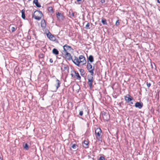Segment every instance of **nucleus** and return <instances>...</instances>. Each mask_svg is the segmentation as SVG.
Wrapping results in <instances>:
<instances>
[{
    "label": "nucleus",
    "mask_w": 160,
    "mask_h": 160,
    "mask_svg": "<svg viewBox=\"0 0 160 160\" xmlns=\"http://www.w3.org/2000/svg\"><path fill=\"white\" fill-rule=\"evenodd\" d=\"M89 23H88L87 25L85 26V28L86 29L89 28Z\"/></svg>",
    "instance_id": "24"
},
{
    "label": "nucleus",
    "mask_w": 160,
    "mask_h": 160,
    "mask_svg": "<svg viewBox=\"0 0 160 160\" xmlns=\"http://www.w3.org/2000/svg\"><path fill=\"white\" fill-rule=\"evenodd\" d=\"M80 61H79L78 58L75 56L74 58L72 59L73 62L77 66H79L80 65H83L85 64L86 61L85 57L83 55L79 56Z\"/></svg>",
    "instance_id": "1"
},
{
    "label": "nucleus",
    "mask_w": 160,
    "mask_h": 160,
    "mask_svg": "<svg viewBox=\"0 0 160 160\" xmlns=\"http://www.w3.org/2000/svg\"><path fill=\"white\" fill-rule=\"evenodd\" d=\"M33 2L36 5L38 8H40L41 7L40 4L38 3V0H34L33 1Z\"/></svg>",
    "instance_id": "15"
},
{
    "label": "nucleus",
    "mask_w": 160,
    "mask_h": 160,
    "mask_svg": "<svg viewBox=\"0 0 160 160\" xmlns=\"http://www.w3.org/2000/svg\"><path fill=\"white\" fill-rule=\"evenodd\" d=\"M87 68L89 72L91 73V75L93 76L94 73V67H92V65L90 63L88 62L87 65Z\"/></svg>",
    "instance_id": "5"
},
{
    "label": "nucleus",
    "mask_w": 160,
    "mask_h": 160,
    "mask_svg": "<svg viewBox=\"0 0 160 160\" xmlns=\"http://www.w3.org/2000/svg\"><path fill=\"white\" fill-rule=\"evenodd\" d=\"M81 0H77V2H79L81 1Z\"/></svg>",
    "instance_id": "36"
},
{
    "label": "nucleus",
    "mask_w": 160,
    "mask_h": 160,
    "mask_svg": "<svg viewBox=\"0 0 160 160\" xmlns=\"http://www.w3.org/2000/svg\"><path fill=\"white\" fill-rule=\"evenodd\" d=\"M88 84L89 85L90 88L91 89L92 86V83L93 82V79L92 76H88Z\"/></svg>",
    "instance_id": "6"
},
{
    "label": "nucleus",
    "mask_w": 160,
    "mask_h": 160,
    "mask_svg": "<svg viewBox=\"0 0 160 160\" xmlns=\"http://www.w3.org/2000/svg\"><path fill=\"white\" fill-rule=\"evenodd\" d=\"M52 53L55 55H58V51L57 49L55 48H54L52 51Z\"/></svg>",
    "instance_id": "17"
},
{
    "label": "nucleus",
    "mask_w": 160,
    "mask_h": 160,
    "mask_svg": "<svg viewBox=\"0 0 160 160\" xmlns=\"http://www.w3.org/2000/svg\"><path fill=\"white\" fill-rule=\"evenodd\" d=\"M102 131L100 128H97L95 130V136L96 138L98 140H100L101 138Z\"/></svg>",
    "instance_id": "3"
},
{
    "label": "nucleus",
    "mask_w": 160,
    "mask_h": 160,
    "mask_svg": "<svg viewBox=\"0 0 160 160\" xmlns=\"http://www.w3.org/2000/svg\"><path fill=\"white\" fill-rule=\"evenodd\" d=\"M41 26L43 29H44L46 26V22L43 19L41 21Z\"/></svg>",
    "instance_id": "13"
},
{
    "label": "nucleus",
    "mask_w": 160,
    "mask_h": 160,
    "mask_svg": "<svg viewBox=\"0 0 160 160\" xmlns=\"http://www.w3.org/2000/svg\"><path fill=\"white\" fill-rule=\"evenodd\" d=\"M24 148L25 149H27L28 148V145L27 144V143H26L24 146Z\"/></svg>",
    "instance_id": "25"
},
{
    "label": "nucleus",
    "mask_w": 160,
    "mask_h": 160,
    "mask_svg": "<svg viewBox=\"0 0 160 160\" xmlns=\"http://www.w3.org/2000/svg\"><path fill=\"white\" fill-rule=\"evenodd\" d=\"M50 62H52V60L51 59H50Z\"/></svg>",
    "instance_id": "32"
},
{
    "label": "nucleus",
    "mask_w": 160,
    "mask_h": 160,
    "mask_svg": "<svg viewBox=\"0 0 160 160\" xmlns=\"http://www.w3.org/2000/svg\"><path fill=\"white\" fill-rule=\"evenodd\" d=\"M131 104H132V102H131Z\"/></svg>",
    "instance_id": "38"
},
{
    "label": "nucleus",
    "mask_w": 160,
    "mask_h": 160,
    "mask_svg": "<svg viewBox=\"0 0 160 160\" xmlns=\"http://www.w3.org/2000/svg\"><path fill=\"white\" fill-rule=\"evenodd\" d=\"M103 118L104 120L107 121L109 119V115L106 112H104L102 115Z\"/></svg>",
    "instance_id": "9"
},
{
    "label": "nucleus",
    "mask_w": 160,
    "mask_h": 160,
    "mask_svg": "<svg viewBox=\"0 0 160 160\" xmlns=\"http://www.w3.org/2000/svg\"><path fill=\"white\" fill-rule=\"evenodd\" d=\"M101 1L102 2H104V0H101Z\"/></svg>",
    "instance_id": "34"
},
{
    "label": "nucleus",
    "mask_w": 160,
    "mask_h": 160,
    "mask_svg": "<svg viewBox=\"0 0 160 160\" xmlns=\"http://www.w3.org/2000/svg\"><path fill=\"white\" fill-rule=\"evenodd\" d=\"M42 14L41 12L36 11L33 15L32 17L35 19L39 20L42 18Z\"/></svg>",
    "instance_id": "2"
},
{
    "label": "nucleus",
    "mask_w": 160,
    "mask_h": 160,
    "mask_svg": "<svg viewBox=\"0 0 160 160\" xmlns=\"http://www.w3.org/2000/svg\"><path fill=\"white\" fill-rule=\"evenodd\" d=\"M119 20H118L116 21V26H118L119 25Z\"/></svg>",
    "instance_id": "28"
},
{
    "label": "nucleus",
    "mask_w": 160,
    "mask_h": 160,
    "mask_svg": "<svg viewBox=\"0 0 160 160\" xmlns=\"http://www.w3.org/2000/svg\"><path fill=\"white\" fill-rule=\"evenodd\" d=\"M74 74L73 75L72 74L71 75L72 77H74V78H76L77 79L79 80H80L81 79V77L79 75V74L78 72H76L74 71Z\"/></svg>",
    "instance_id": "11"
},
{
    "label": "nucleus",
    "mask_w": 160,
    "mask_h": 160,
    "mask_svg": "<svg viewBox=\"0 0 160 160\" xmlns=\"http://www.w3.org/2000/svg\"><path fill=\"white\" fill-rule=\"evenodd\" d=\"M3 160V158L2 157H0V160Z\"/></svg>",
    "instance_id": "33"
},
{
    "label": "nucleus",
    "mask_w": 160,
    "mask_h": 160,
    "mask_svg": "<svg viewBox=\"0 0 160 160\" xmlns=\"http://www.w3.org/2000/svg\"><path fill=\"white\" fill-rule=\"evenodd\" d=\"M151 84L150 83H148L147 82V86L149 88L151 86Z\"/></svg>",
    "instance_id": "30"
},
{
    "label": "nucleus",
    "mask_w": 160,
    "mask_h": 160,
    "mask_svg": "<svg viewBox=\"0 0 160 160\" xmlns=\"http://www.w3.org/2000/svg\"><path fill=\"white\" fill-rule=\"evenodd\" d=\"M102 22L103 23V24L106 25L107 24V23L106 22V20L105 19L103 18L102 20Z\"/></svg>",
    "instance_id": "21"
},
{
    "label": "nucleus",
    "mask_w": 160,
    "mask_h": 160,
    "mask_svg": "<svg viewBox=\"0 0 160 160\" xmlns=\"http://www.w3.org/2000/svg\"><path fill=\"white\" fill-rule=\"evenodd\" d=\"M16 28H15L14 27H11V30L12 32H14L16 30Z\"/></svg>",
    "instance_id": "22"
},
{
    "label": "nucleus",
    "mask_w": 160,
    "mask_h": 160,
    "mask_svg": "<svg viewBox=\"0 0 160 160\" xmlns=\"http://www.w3.org/2000/svg\"><path fill=\"white\" fill-rule=\"evenodd\" d=\"M22 12V18L25 19V14L24 13V10H22L21 11Z\"/></svg>",
    "instance_id": "19"
},
{
    "label": "nucleus",
    "mask_w": 160,
    "mask_h": 160,
    "mask_svg": "<svg viewBox=\"0 0 160 160\" xmlns=\"http://www.w3.org/2000/svg\"><path fill=\"white\" fill-rule=\"evenodd\" d=\"M143 106V104L142 103H140L139 102H137L135 104V106L136 108L140 109L142 108Z\"/></svg>",
    "instance_id": "12"
},
{
    "label": "nucleus",
    "mask_w": 160,
    "mask_h": 160,
    "mask_svg": "<svg viewBox=\"0 0 160 160\" xmlns=\"http://www.w3.org/2000/svg\"><path fill=\"white\" fill-rule=\"evenodd\" d=\"M84 144H83V146L85 148H86L88 147V142L87 141H84Z\"/></svg>",
    "instance_id": "16"
},
{
    "label": "nucleus",
    "mask_w": 160,
    "mask_h": 160,
    "mask_svg": "<svg viewBox=\"0 0 160 160\" xmlns=\"http://www.w3.org/2000/svg\"><path fill=\"white\" fill-rule=\"evenodd\" d=\"M83 112L82 111H80L79 112V114L80 116H82L83 115Z\"/></svg>",
    "instance_id": "29"
},
{
    "label": "nucleus",
    "mask_w": 160,
    "mask_h": 160,
    "mask_svg": "<svg viewBox=\"0 0 160 160\" xmlns=\"http://www.w3.org/2000/svg\"><path fill=\"white\" fill-rule=\"evenodd\" d=\"M88 59L91 62L93 61V58L92 55L89 56Z\"/></svg>",
    "instance_id": "20"
},
{
    "label": "nucleus",
    "mask_w": 160,
    "mask_h": 160,
    "mask_svg": "<svg viewBox=\"0 0 160 160\" xmlns=\"http://www.w3.org/2000/svg\"><path fill=\"white\" fill-rule=\"evenodd\" d=\"M57 17L58 19L62 18V16L61 13L58 12L56 13Z\"/></svg>",
    "instance_id": "18"
},
{
    "label": "nucleus",
    "mask_w": 160,
    "mask_h": 160,
    "mask_svg": "<svg viewBox=\"0 0 160 160\" xmlns=\"http://www.w3.org/2000/svg\"><path fill=\"white\" fill-rule=\"evenodd\" d=\"M99 160H105V158L103 157H102V156L100 157L99 158Z\"/></svg>",
    "instance_id": "27"
},
{
    "label": "nucleus",
    "mask_w": 160,
    "mask_h": 160,
    "mask_svg": "<svg viewBox=\"0 0 160 160\" xmlns=\"http://www.w3.org/2000/svg\"><path fill=\"white\" fill-rule=\"evenodd\" d=\"M60 84L61 82L58 79H56L55 81V84L54 85L56 88L55 90V92H56L58 88L60 87Z\"/></svg>",
    "instance_id": "8"
},
{
    "label": "nucleus",
    "mask_w": 160,
    "mask_h": 160,
    "mask_svg": "<svg viewBox=\"0 0 160 160\" xmlns=\"http://www.w3.org/2000/svg\"><path fill=\"white\" fill-rule=\"evenodd\" d=\"M63 50L62 51V52H71L72 50V49L71 48V47L70 46H68L67 45H65L63 46Z\"/></svg>",
    "instance_id": "7"
},
{
    "label": "nucleus",
    "mask_w": 160,
    "mask_h": 160,
    "mask_svg": "<svg viewBox=\"0 0 160 160\" xmlns=\"http://www.w3.org/2000/svg\"><path fill=\"white\" fill-rule=\"evenodd\" d=\"M126 101L128 102L133 100V98L129 94H127L124 97Z\"/></svg>",
    "instance_id": "10"
},
{
    "label": "nucleus",
    "mask_w": 160,
    "mask_h": 160,
    "mask_svg": "<svg viewBox=\"0 0 160 160\" xmlns=\"http://www.w3.org/2000/svg\"><path fill=\"white\" fill-rule=\"evenodd\" d=\"M49 11L52 12L53 11L52 8V7H49L48 8Z\"/></svg>",
    "instance_id": "23"
},
{
    "label": "nucleus",
    "mask_w": 160,
    "mask_h": 160,
    "mask_svg": "<svg viewBox=\"0 0 160 160\" xmlns=\"http://www.w3.org/2000/svg\"><path fill=\"white\" fill-rule=\"evenodd\" d=\"M78 60L79 61H80V59L79 58V57L78 58Z\"/></svg>",
    "instance_id": "35"
},
{
    "label": "nucleus",
    "mask_w": 160,
    "mask_h": 160,
    "mask_svg": "<svg viewBox=\"0 0 160 160\" xmlns=\"http://www.w3.org/2000/svg\"><path fill=\"white\" fill-rule=\"evenodd\" d=\"M77 145L75 144H73L72 146V148L73 149H76Z\"/></svg>",
    "instance_id": "26"
},
{
    "label": "nucleus",
    "mask_w": 160,
    "mask_h": 160,
    "mask_svg": "<svg viewBox=\"0 0 160 160\" xmlns=\"http://www.w3.org/2000/svg\"><path fill=\"white\" fill-rule=\"evenodd\" d=\"M47 35L49 39L52 40H53V38H54V36L52 35L50 32H49L48 33H47Z\"/></svg>",
    "instance_id": "14"
},
{
    "label": "nucleus",
    "mask_w": 160,
    "mask_h": 160,
    "mask_svg": "<svg viewBox=\"0 0 160 160\" xmlns=\"http://www.w3.org/2000/svg\"><path fill=\"white\" fill-rule=\"evenodd\" d=\"M64 68H65V69H67V68L66 67H65Z\"/></svg>",
    "instance_id": "37"
},
{
    "label": "nucleus",
    "mask_w": 160,
    "mask_h": 160,
    "mask_svg": "<svg viewBox=\"0 0 160 160\" xmlns=\"http://www.w3.org/2000/svg\"><path fill=\"white\" fill-rule=\"evenodd\" d=\"M70 52H62L63 56L66 59L68 60H70L72 59V56L70 54Z\"/></svg>",
    "instance_id": "4"
},
{
    "label": "nucleus",
    "mask_w": 160,
    "mask_h": 160,
    "mask_svg": "<svg viewBox=\"0 0 160 160\" xmlns=\"http://www.w3.org/2000/svg\"><path fill=\"white\" fill-rule=\"evenodd\" d=\"M157 2L160 3V0H157Z\"/></svg>",
    "instance_id": "31"
}]
</instances>
